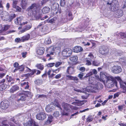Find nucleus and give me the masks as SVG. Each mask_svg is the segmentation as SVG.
<instances>
[{"label":"nucleus","instance_id":"052dcab7","mask_svg":"<svg viewBox=\"0 0 126 126\" xmlns=\"http://www.w3.org/2000/svg\"><path fill=\"white\" fill-rule=\"evenodd\" d=\"M37 96L39 98H43L46 97V95L44 94L38 95Z\"/></svg>","mask_w":126,"mask_h":126},{"label":"nucleus","instance_id":"bf43d9fd","mask_svg":"<svg viewBox=\"0 0 126 126\" xmlns=\"http://www.w3.org/2000/svg\"><path fill=\"white\" fill-rule=\"evenodd\" d=\"M60 68H58L56 70H52L53 73H57L60 71Z\"/></svg>","mask_w":126,"mask_h":126},{"label":"nucleus","instance_id":"f3484780","mask_svg":"<svg viewBox=\"0 0 126 126\" xmlns=\"http://www.w3.org/2000/svg\"><path fill=\"white\" fill-rule=\"evenodd\" d=\"M62 106L63 108L65 110L69 111L70 110H69V108H71V106L64 102H63L62 103Z\"/></svg>","mask_w":126,"mask_h":126},{"label":"nucleus","instance_id":"680f3d73","mask_svg":"<svg viewBox=\"0 0 126 126\" xmlns=\"http://www.w3.org/2000/svg\"><path fill=\"white\" fill-rule=\"evenodd\" d=\"M85 70V68L83 67H81L80 68L79 70L83 72Z\"/></svg>","mask_w":126,"mask_h":126},{"label":"nucleus","instance_id":"e433bc0d","mask_svg":"<svg viewBox=\"0 0 126 126\" xmlns=\"http://www.w3.org/2000/svg\"><path fill=\"white\" fill-rule=\"evenodd\" d=\"M22 94H23V95H24L25 96H26V97L28 96L30 94V93L28 91H24L22 93Z\"/></svg>","mask_w":126,"mask_h":126},{"label":"nucleus","instance_id":"20e7f679","mask_svg":"<svg viewBox=\"0 0 126 126\" xmlns=\"http://www.w3.org/2000/svg\"><path fill=\"white\" fill-rule=\"evenodd\" d=\"M107 4L110 5V9L112 11H115L118 9L119 7L118 2L117 0H113L111 3H109V2H108Z\"/></svg>","mask_w":126,"mask_h":126},{"label":"nucleus","instance_id":"a18cd8bd","mask_svg":"<svg viewBox=\"0 0 126 126\" xmlns=\"http://www.w3.org/2000/svg\"><path fill=\"white\" fill-rule=\"evenodd\" d=\"M53 116L56 117H58L59 115V113L58 111H56L53 114Z\"/></svg>","mask_w":126,"mask_h":126},{"label":"nucleus","instance_id":"f257e3e1","mask_svg":"<svg viewBox=\"0 0 126 126\" xmlns=\"http://www.w3.org/2000/svg\"><path fill=\"white\" fill-rule=\"evenodd\" d=\"M95 79L98 80L103 82L104 84L107 85L109 88L113 86L114 83L117 86V82L114 80L112 76L106 73L101 72L100 73V78L98 75L95 76Z\"/></svg>","mask_w":126,"mask_h":126},{"label":"nucleus","instance_id":"5fc2aeb1","mask_svg":"<svg viewBox=\"0 0 126 126\" xmlns=\"http://www.w3.org/2000/svg\"><path fill=\"white\" fill-rule=\"evenodd\" d=\"M93 74L92 72H90L87 74L86 76L84 77V78H87L88 77L90 76H91L93 75Z\"/></svg>","mask_w":126,"mask_h":126},{"label":"nucleus","instance_id":"f704fd0d","mask_svg":"<svg viewBox=\"0 0 126 126\" xmlns=\"http://www.w3.org/2000/svg\"><path fill=\"white\" fill-rule=\"evenodd\" d=\"M67 0H61L60 5L62 7H64L65 5Z\"/></svg>","mask_w":126,"mask_h":126},{"label":"nucleus","instance_id":"bb28decb","mask_svg":"<svg viewBox=\"0 0 126 126\" xmlns=\"http://www.w3.org/2000/svg\"><path fill=\"white\" fill-rule=\"evenodd\" d=\"M30 38V35L28 34L27 35L23 36L21 37V41L23 42H25L28 40Z\"/></svg>","mask_w":126,"mask_h":126},{"label":"nucleus","instance_id":"5701e85b","mask_svg":"<svg viewBox=\"0 0 126 126\" xmlns=\"http://www.w3.org/2000/svg\"><path fill=\"white\" fill-rule=\"evenodd\" d=\"M50 8L48 7L45 6L42 10V11L44 14H46L49 12Z\"/></svg>","mask_w":126,"mask_h":126},{"label":"nucleus","instance_id":"393cba45","mask_svg":"<svg viewBox=\"0 0 126 126\" xmlns=\"http://www.w3.org/2000/svg\"><path fill=\"white\" fill-rule=\"evenodd\" d=\"M74 72V69L72 67H68L67 70V72L68 74H72Z\"/></svg>","mask_w":126,"mask_h":126},{"label":"nucleus","instance_id":"39448f33","mask_svg":"<svg viewBox=\"0 0 126 126\" xmlns=\"http://www.w3.org/2000/svg\"><path fill=\"white\" fill-rule=\"evenodd\" d=\"M112 77L114 79V80L117 82H117L115 80V79H117L118 81H120V87L123 90V92L124 93H126V83L122 81L120 78L119 77H115L114 78L113 77ZM114 84L116 87H117V86H116L114 83V84H113V86H114Z\"/></svg>","mask_w":126,"mask_h":126},{"label":"nucleus","instance_id":"37998d69","mask_svg":"<svg viewBox=\"0 0 126 126\" xmlns=\"http://www.w3.org/2000/svg\"><path fill=\"white\" fill-rule=\"evenodd\" d=\"M14 8L16 10V11L17 12H20L22 10L21 8L18 6H17L16 7V8Z\"/></svg>","mask_w":126,"mask_h":126},{"label":"nucleus","instance_id":"2f4dec72","mask_svg":"<svg viewBox=\"0 0 126 126\" xmlns=\"http://www.w3.org/2000/svg\"><path fill=\"white\" fill-rule=\"evenodd\" d=\"M21 21L20 18L18 17L15 19V22L17 25H21L22 24L21 23Z\"/></svg>","mask_w":126,"mask_h":126},{"label":"nucleus","instance_id":"ddd939ff","mask_svg":"<svg viewBox=\"0 0 126 126\" xmlns=\"http://www.w3.org/2000/svg\"><path fill=\"white\" fill-rule=\"evenodd\" d=\"M26 68L27 69V70L28 71V72H31V73L29 74V76L31 77H32V76L33 75L34 73H35L36 71H37V73H36L37 75L39 74L40 73V71L38 70L34 69L33 70H31V69L28 67H26Z\"/></svg>","mask_w":126,"mask_h":126},{"label":"nucleus","instance_id":"a19ab883","mask_svg":"<svg viewBox=\"0 0 126 126\" xmlns=\"http://www.w3.org/2000/svg\"><path fill=\"white\" fill-rule=\"evenodd\" d=\"M88 57H89L88 58V59H91V60L90 61H91L92 59H94L95 58L94 57V56L91 53H89V54L88 55Z\"/></svg>","mask_w":126,"mask_h":126},{"label":"nucleus","instance_id":"338daca9","mask_svg":"<svg viewBox=\"0 0 126 126\" xmlns=\"http://www.w3.org/2000/svg\"><path fill=\"white\" fill-rule=\"evenodd\" d=\"M14 81V79H12L11 77H9V79L8 80V82H10L12 81Z\"/></svg>","mask_w":126,"mask_h":126},{"label":"nucleus","instance_id":"a211bd4d","mask_svg":"<svg viewBox=\"0 0 126 126\" xmlns=\"http://www.w3.org/2000/svg\"><path fill=\"white\" fill-rule=\"evenodd\" d=\"M59 6V5L57 3L54 2L53 3L52 5L51 6V8L53 10L56 11L57 10Z\"/></svg>","mask_w":126,"mask_h":126},{"label":"nucleus","instance_id":"6e6d98bb","mask_svg":"<svg viewBox=\"0 0 126 126\" xmlns=\"http://www.w3.org/2000/svg\"><path fill=\"white\" fill-rule=\"evenodd\" d=\"M93 64L94 66H98L99 64L98 63H97L95 61H94L93 62Z\"/></svg>","mask_w":126,"mask_h":126},{"label":"nucleus","instance_id":"473e14b6","mask_svg":"<svg viewBox=\"0 0 126 126\" xmlns=\"http://www.w3.org/2000/svg\"><path fill=\"white\" fill-rule=\"evenodd\" d=\"M70 60L73 62H75L76 61L78 60V57L77 56L71 57L70 58Z\"/></svg>","mask_w":126,"mask_h":126},{"label":"nucleus","instance_id":"9b49d317","mask_svg":"<svg viewBox=\"0 0 126 126\" xmlns=\"http://www.w3.org/2000/svg\"><path fill=\"white\" fill-rule=\"evenodd\" d=\"M46 114L43 112H41L38 113L36 115V118L39 120H44L46 118Z\"/></svg>","mask_w":126,"mask_h":126},{"label":"nucleus","instance_id":"4be33fe9","mask_svg":"<svg viewBox=\"0 0 126 126\" xmlns=\"http://www.w3.org/2000/svg\"><path fill=\"white\" fill-rule=\"evenodd\" d=\"M53 117L52 116H49L47 120L45 122L46 125H49L52 121Z\"/></svg>","mask_w":126,"mask_h":126},{"label":"nucleus","instance_id":"774afa93","mask_svg":"<svg viewBox=\"0 0 126 126\" xmlns=\"http://www.w3.org/2000/svg\"><path fill=\"white\" fill-rule=\"evenodd\" d=\"M61 77V76L60 74H58L56 76L55 78L56 79H59Z\"/></svg>","mask_w":126,"mask_h":126},{"label":"nucleus","instance_id":"9d476101","mask_svg":"<svg viewBox=\"0 0 126 126\" xmlns=\"http://www.w3.org/2000/svg\"><path fill=\"white\" fill-rule=\"evenodd\" d=\"M9 106V102L7 100H5L1 102L0 104V108L2 109L5 110Z\"/></svg>","mask_w":126,"mask_h":126},{"label":"nucleus","instance_id":"412c9836","mask_svg":"<svg viewBox=\"0 0 126 126\" xmlns=\"http://www.w3.org/2000/svg\"><path fill=\"white\" fill-rule=\"evenodd\" d=\"M19 87L17 85H16L13 86L10 89V92L11 93H13L14 92L19 90Z\"/></svg>","mask_w":126,"mask_h":126},{"label":"nucleus","instance_id":"49530a36","mask_svg":"<svg viewBox=\"0 0 126 126\" xmlns=\"http://www.w3.org/2000/svg\"><path fill=\"white\" fill-rule=\"evenodd\" d=\"M35 83L37 84H41L42 83V80L41 79H37L35 81Z\"/></svg>","mask_w":126,"mask_h":126},{"label":"nucleus","instance_id":"423d86ee","mask_svg":"<svg viewBox=\"0 0 126 126\" xmlns=\"http://www.w3.org/2000/svg\"><path fill=\"white\" fill-rule=\"evenodd\" d=\"M99 51L100 53L103 55H108L109 52L108 49L105 46H101L99 48Z\"/></svg>","mask_w":126,"mask_h":126},{"label":"nucleus","instance_id":"4c0bfd02","mask_svg":"<svg viewBox=\"0 0 126 126\" xmlns=\"http://www.w3.org/2000/svg\"><path fill=\"white\" fill-rule=\"evenodd\" d=\"M6 88V86L5 84H2L0 85V91H2L5 89Z\"/></svg>","mask_w":126,"mask_h":126},{"label":"nucleus","instance_id":"1a4fd4ad","mask_svg":"<svg viewBox=\"0 0 126 126\" xmlns=\"http://www.w3.org/2000/svg\"><path fill=\"white\" fill-rule=\"evenodd\" d=\"M1 17L2 20L4 21L9 20L10 19V16L8 13L5 11L2 12L1 13Z\"/></svg>","mask_w":126,"mask_h":126},{"label":"nucleus","instance_id":"c9c22d12","mask_svg":"<svg viewBox=\"0 0 126 126\" xmlns=\"http://www.w3.org/2000/svg\"><path fill=\"white\" fill-rule=\"evenodd\" d=\"M15 119L14 117H13L11 119V121L12 122H10L9 123V124L11 126H16L13 124V123H15L14 121Z\"/></svg>","mask_w":126,"mask_h":126},{"label":"nucleus","instance_id":"6ab92c4d","mask_svg":"<svg viewBox=\"0 0 126 126\" xmlns=\"http://www.w3.org/2000/svg\"><path fill=\"white\" fill-rule=\"evenodd\" d=\"M74 51L75 52L78 53L83 50L82 48L80 47L76 46L73 48Z\"/></svg>","mask_w":126,"mask_h":126},{"label":"nucleus","instance_id":"72a5a7b5","mask_svg":"<svg viewBox=\"0 0 126 126\" xmlns=\"http://www.w3.org/2000/svg\"><path fill=\"white\" fill-rule=\"evenodd\" d=\"M36 66L37 67V68L42 70L44 69V66L43 65L41 64H37L36 65Z\"/></svg>","mask_w":126,"mask_h":126},{"label":"nucleus","instance_id":"e2e57ef3","mask_svg":"<svg viewBox=\"0 0 126 126\" xmlns=\"http://www.w3.org/2000/svg\"><path fill=\"white\" fill-rule=\"evenodd\" d=\"M49 0H43L42 1H41V4L42 5H43V4L45 3L46 2H47V1H48Z\"/></svg>","mask_w":126,"mask_h":126},{"label":"nucleus","instance_id":"09e8293b","mask_svg":"<svg viewBox=\"0 0 126 126\" xmlns=\"http://www.w3.org/2000/svg\"><path fill=\"white\" fill-rule=\"evenodd\" d=\"M26 96H25L24 95H23V94L21 96L20 99H19V100H20L22 101H24L26 99Z\"/></svg>","mask_w":126,"mask_h":126},{"label":"nucleus","instance_id":"0e129e2a","mask_svg":"<svg viewBox=\"0 0 126 126\" xmlns=\"http://www.w3.org/2000/svg\"><path fill=\"white\" fill-rule=\"evenodd\" d=\"M86 64L88 65H90L91 64V63L90 60L88 59L87 60Z\"/></svg>","mask_w":126,"mask_h":126},{"label":"nucleus","instance_id":"69168bd1","mask_svg":"<svg viewBox=\"0 0 126 126\" xmlns=\"http://www.w3.org/2000/svg\"><path fill=\"white\" fill-rule=\"evenodd\" d=\"M27 53L26 52H23L22 53V57L23 58H25L26 57V55L27 54Z\"/></svg>","mask_w":126,"mask_h":126},{"label":"nucleus","instance_id":"c756f323","mask_svg":"<svg viewBox=\"0 0 126 126\" xmlns=\"http://www.w3.org/2000/svg\"><path fill=\"white\" fill-rule=\"evenodd\" d=\"M21 85L22 86H26L25 87V89H28L29 88V83L28 82H25L23 83H21Z\"/></svg>","mask_w":126,"mask_h":126},{"label":"nucleus","instance_id":"b1692460","mask_svg":"<svg viewBox=\"0 0 126 126\" xmlns=\"http://www.w3.org/2000/svg\"><path fill=\"white\" fill-rule=\"evenodd\" d=\"M54 108V107L52 106V105L50 106L48 105L46 107V111L49 112L52 111Z\"/></svg>","mask_w":126,"mask_h":126},{"label":"nucleus","instance_id":"a878e982","mask_svg":"<svg viewBox=\"0 0 126 126\" xmlns=\"http://www.w3.org/2000/svg\"><path fill=\"white\" fill-rule=\"evenodd\" d=\"M54 53L59 54L61 51V48L59 47L54 46Z\"/></svg>","mask_w":126,"mask_h":126},{"label":"nucleus","instance_id":"13d9d810","mask_svg":"<svg viewBox=\"0 0 126 126\" xmlns=\"http://www.w3.org/2000/svg\"><path fill=\"white\" fill-rule=\"evenodd\" d=\"M125 106L124 105H122L120 106H118V109L119 110L121 111L122 109L124 108V107Z\"/></svg>","mask_w":126,"mask_h":126},{"label":"nucleus","instance_id":"3c124183","mask_svg":"<svg viewBox=\"0 0 126 126\" xmlns=\"http://www.w3.org/2000/svg\"><path fill=\"white\" fill-rule=\"evenodd\" d=\"M62 64V62H56L55 66L56 67H57Z\"/></svg>","mask_w":126,"mask_h":126},{"label":"nucleus","instance_id":"c03bdc74","mask_svg":"<svg viewBox=\"0 0 126 126\" xmlns=\"http://www.w3.org/2000/svg\"><path fill=\"white\" fill-rule=\"evenodd\" d=\"M93 119V118L91 116H89L86 119V121L87 122H90L92 121Z\"/></svg>","mask_w":126,"mask_h":126},{"label":"nucleus","instance_id":"ea45409f","mask_svg":"<svg viewBox=\"0 0 126 126\" xmlns=\"http://www.w3.org/2000/svg\"><path fill=\"white\" fill-rule=\"evenodd\" d=\"M16 17V15L15 14H11L10 16V19H9V21L10 22Z\"/></svg>","mask_w":126,"mask_h":126},{"label":"nucleus","instance_id":"6e6552de","mask_svg":"<svg viewBox=\"0 0 126 126\" xmlns=\"http://www.w3.org/2000/svg\"><path fill=\"white\" fill-rule=\"evenodd\" d=\"M122 68L120 66L118 65H114L112 67L111 70L112 72L114 74H118L122 71Z\"/></svg>","mask_w":126,"mask_h":126},{"label":"nucleus","instance_id":"de8ad7c7","mask_svg":"<svg viewBox=\"0 0 126 126\" xmlns=\"http://www.w3.org/2000/svg\"><path fill=\"white\" fill-rule=\"evenodd\" d=\"M72 80L75 81V82L77 83L79 80V79L76 77L72 76Z\"/></svg>","mask_w":126,"mask_h":126},{"label":"nucleus","instance_id":"f8f14e48","mask_svg":"<svg viewBox=\"0 0 126 126\" xmlns=\"http://www.w3.org/2000/svg\"><path fill=\"white\" fill-rule=\"evenodd\" d=\"M24 126H38L37 124L32 120L24 123Z\"/></svg>","mask_w":126,"mask_h":126},{"label":"nucleus","instance_id":"7ed1b4c3","mask_svg":"<svg viewBox=\"0 0 126 126\" xmlns=\"http://www.w3.org/2000/svg\"><path fill=\"white\" fill-rule=\"evenodd\" d=\"M94 78L90 77L89 79V83L92 84V86H90L86 87V91L89 92H95L94 90L98 89L99 88L98 84H94Z\"/></svg>","mask_w":126,"mask_h":126},{"label":"nucleus","instance_id":"603ef678","mask_svg":"<svg viewBox=\"0 0 126 126\" xmlns=\"http://www.w3.org/2000/svg\"><path fill=\"white\" fill-rule=\"evenodd\" d=\"M82 44L85 46H89L90 45V44L88 42H86L84 41L83 42H82Z\"/></svg>","mask_w":126,"mask_h":126},{"label":"nucleus","instance_id":"864d4df0","mask_svg":"<svg viewBox=\"0 0 126 126\" xmlns=\"http://www.w3.org/2000/svg\"><path fill=\"white\" fill-rule=\"evenodd\" d=\"M54 63H48L47 66L48 67H51L54 65Z\"/></svg>","mask_w":126,"mask_h":126},{"label":"nucleus","instance_id":"aec40b11","mask_svg":"<svg viewBox=\"0 0 126 126\" xmlns=\"http://www.w3.org/2000/svg\"><path fill=\"white\" fill-rule=\"evenodd\" d=\"M10 27V25H5L3 28L2 26L0 25V32L3 31H6Z\"/></svg>","mask_w":126,"mask_h":126},{"label":"nucleus","instance_id":"4d7b16f0","mask_svg":"<svg viewBox=\"0 0 126 126\" xmlns=\"http://www.w3.org/2000/svg\"><path fill=\"white\" fill-rule=\"evenodd\" d=\"M67 79L68 80H72V76L70 75H67L66 76Z\"/></svg>","mask_w":126,"mask_h":126},{"label":"nucleus","instance_id":"cd10ccee","mask_svg":"<svg viewBox=\"0 0 126 126\" xmlns=\"http://www.w3.org/2000/svg\"><path fill=\"white\" fill-rule=\"evenodd\" d=\"M44 43L47 45L50 44L51 43V41L50 38H46L44 41Z\"/></svg>","mask_w":126,"mask_h":126},{"label":"nucleus","instance_id":"c85d7f7f","mask_svg":"<svg viewBox=\"0 0 126 126\" xmlns=\"http://www.w3.org/2000/svg\"><path fill=\"white\" fill-rule=\"evenodd\" d=\"M123 11L121 10H118L116 13V14L118 16V17H119L122 16L123 15Z\"/></svg>","mask_w":126,"mask_h":126},{"label":"nucleus","instance_id":"dca6fc26","mask_svg":"<svg viewBox=\"0 0 126 126\" xmlns=\"http://www.w3.org/2000/svg\"><path fill=\"white\" fill-rule=\"evenodd\" d=\"M28 0H22L21 2V5L22 8L25 9L27 6L28 3Z\"/></svg>","mask_w":126,"mask_h":126},{"label":"nucleus","instance_id":"8fccbe9b","mask_svg":"<svg viewBox=\"0 0 126 126\" xmlns=\"http://www.w3.org/2000/svg\"><path fill=\"white\" fill-rule=\"evenodd\" d=\"M18 69L19 70V71H23L24 69V66L22 65L20 66L19 67V68Z\"/></svg>","mask_w":126,"mask_h":126},{"label":"nucleus","instance_id":"0eeeda50","mask_svg":"<svg viewBox=\"0 0 126 126\" xmlns=\"http://www.w3.org/2000/svg\"><path fill=\"white\" fill-rule=\"evenodd\" d=\"M72 53V51L71 49L66 48L62 51V55L63 57H67L70 56L71 55Z\"/></svg>","mask_w":126,"mask_h":126},{"label":"nucleus","instance_id":"2eb2a0df","mask_svg":"<svg viewBox=\"0 0 126 126\" xmlns=\"http://www.w3.org/2000/svg\"><path fill=\"white\" fill-rule=\"evenodd\" d=\"M54 46H52L47 48L46 51L50 55H53L54 53Z\"/></svg>","mask_w":126,"mask_h":126},{"label":"nucleus","instance_id":"58836bf2","mask_svg":"<svg viewBox=\"0 0 126 126\" xmlns=\"http://www.w3.org/2000/svg\"><path fill=\"white\" fill-rule=\"evenodd\" d=\"M17 1L15 0H13L12 7L13 8H16V7L17 6Z\"/></svg>","mask_w":126,"mask_h":126},{"label":"nucleus","instance_id":"7c9ffc66","mask_svg":"<svg viewBox=\"0 0 126 126\" xmlns=\"http://www.w3.org/2000/svg\"><path fill=\"white\" fill-rule=\"evenodd\" d=\"M32 27V25H27L25 26L23 29V31H26L30 29Z\"/></svg>","mask_w":126,"mask_h":126},{"label":"nucleus","instance_id":"79ce46f5","mask_svg":"<svg viewBox=\"0 0 126 126\" xmlns=\"http://www.w3.org/2000/svg\"><path fill=\"white\" fill-rule=\"evenodd\" d=\"M84 75V73L82 72H80L78 75V77H79L80 80L82 79Z\"/></svg>","mask_w":126,"mask_h":126},{"label":"nucleus","instance_id":"4468645a","mask_svg":"<svg viewBox=\"0 0 126 126\" xmlns=\"http://www.w3.org/2000/svg\"><path fill=\"white\" fill-rule=\"evenodd\" d=\"M44 51L45 49L44 47H39L37 48L36 52L38 54L41 55L44 54Z\"/></svg>","mask_w":126,"mask_h":126},{"label":"nucleus","instance_id":"f03ea898","mask_svg":"<svg viewBox=\"0 0 126 126\" xmlns=\"http://www.w3.org/2000/svg\"><path fill=\"white\" fill-rule=\"evenodd\" d=\"M40 11L41 6L38 3H33L27 9V11L28 12V15L33 16L36 20L41 18L40 14Z\"/></svg>","mask_w":126,"mask_h":126}]
</instances>
